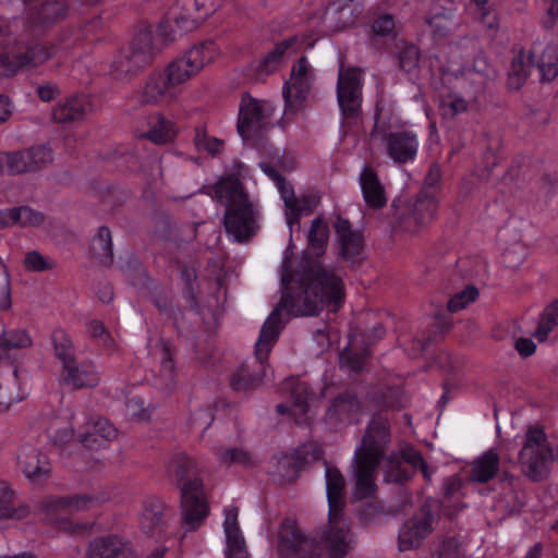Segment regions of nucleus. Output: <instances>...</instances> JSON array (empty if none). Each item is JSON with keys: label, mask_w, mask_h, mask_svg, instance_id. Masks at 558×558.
<instances>
[{"label": "nucleus", "mask_w": 558, "mask_h": 558, "mask_svg": "<svg viewBox=\"0 0 558 558\" xmlns=\"http://www.w3.org/2000/svg\"><path fill=\"white\" fill-rule=\"evenodd\" d=\"M434 530L433 518L427 512H420L407 520L399 532L398 545L400 550L417 548Z\"/></svg>", "instance_id": "nucleus-17"}, {"label": "nucleus", "mask_w": 558, "mask_h": 558, "mask_svg": "<svg viewBox=\"0 0 558 558\" xmlns=\"http://www.w3.org/2000/svg\"><path fill=\"white\" fill-rule=\"evenodd\" d=\"M11 305H12V301H11L10 290L7 286H4L0 290V310L7 311L11 307Z\"/></svg>", "instance_id": "nucleus-62"}, {"label": "nucleus", "mask_w": 558, "mask_h": 558, "mask_svg": "<svg viewBox=\"0 0 558 558\" xmlns=\"http://www.w3.org/2000/svg\"><path fill=\"white\" fill-rule=\"evenodd\" d=\"M223 532L226 558H250L244 536L238 523V509L229 506L225 509Z\"/></svg>", "instance_id": "nucleus-19"}, {"label": "nucleus", "mask_w": 558, "mask_h": 558, "mask_svg": "<svg viewBox=\"0 0 558 558\" xmlns=\"http://www.w3.org/2000/svg\"><path fill=\"white\" fill-rule=\"evenodd\" d=\"M25 156V150L0 154V171L9 174L32 171Z\"/></svg>", "instance_id": "nucleus-36"}, {"label": "nucleus", "mask_w": 558, "mask_h": 558, "mask_svg": "<svg viewBox=\"0 0 558 558\" xmlns=\"http://www.w3.org/2000/svg\"><path fill=\"white\" fill-rule=\"evenodd\" d=\"M299 454L300 458L303 460L302 462H299V464L301 465L318 460L322 456V450L318 445L308 444L301 449Z\"/></svg>", "instance_id": "nucleus-52"}, {"label": "nucleus", "mask_w": 558, "mask_h": 558, "mask_svg": "<svg viewBox=\"0 0 558 558\" xmlns=\"http://www.w3.org/2000/svg\"><path fill=\"white\" fill-rule=\"evenodd\" d=\"M515 349L521 356L526 357V356L532 355L535 352L536 345L531 339L519 338L515 341Z\"/></svg>", "instance_id": "nucleus-59"}, {"label": "nucleus", "mask_w": 558, "mask_h": 558, "mask_svg": "<svg viewBox=\"0 0 558 558\" xmlns=\"http://www.w3.org/2000/svg\"><path fill=\"white\" fill-rule=\"evenodd\" d=\"M335 228L343 257L352 262L359 259L363 251L361 232L353 231L349 222L341 218L336 221Z\"/></svg>", "instance_id": "nucleus-25"}, {"label": "nucleus", "mask_w": 558, "mask_h": 558, "mask_svg": "<svg viewBox=\"0 0 558 558\" xmlns=\"http://www.w3.org/2000/svg\"><path fill=\"white\" fill-rule=\"evenodd\" d=\"M247 174V168L241 162H233L228 172L216 183L215 193L218 202L226 207L225 228L233 241L248 239L256 227L257 209L244 193L240 179Z\"/></svg>", "instance_id": "nucleus-3"}, {"label": "nucleus", "mask_w": 558, "mask_h": 558, "mask_svg": "<svg viewBox=\"0 0 558 558\" xmlns=\"http://www.w3.org/2000/svg\"><path fill=\"white\" fill-rule=\"evenodd\" d=\"M359 181L364 202L368 208L379 209L386 205L385 187L372 169L363 168Z\"/></svg>", "instance_id": "nucleus-22"}, {"label": "nucleus", "mask_w": 558, "mask_h": 558, "mask_svg": "<svg viewBox=\"0 0 558 558\" xmlns=\"http://www.w3.org/2000/svg\"><path fill=\"white\" fill-rule=\"evenodd\" d=\"M90 250L94 256L102 264H109L112 259V242L108 228L101 227L90 241Z\"/></svg>", "instance_id": "nucleus-33"}, {"label": "nucleus", "mask_w": 558, "mask_h": 558, "mask_svg": "<svg viewBox=\"0 0 558 558\" xmlns=\"http://www.w3.org/2000/svg\"><path fill=\"white\" fill-rule=\"evenodd\" d=\"M117 428L106 418H97L88 423L86 433L80 434V441L90 449H97L116 439Z\"/></svg>", "instance_id": "nucleus-23"}, {"label": "nucleus", "mask_w": 558, "mask_h": 558, "mask_svg": "<svg viewBox=\"0 0 558 558\" xmlns=\"http://www.w3.org/2000/svg\"><path fill=\"white\" fill-rule=\"evenodd\" d=\"M534 68H537L542 81H553L558 75V46L551 40L544 39L522 48L512 60L509 86L519 88Z\"/></svg>", "instance_id": "nucleus-5"}, {"label": "nucleus", "mask_w": 558, "mask_h": 558, "mask_svg": "<svg viewBox=\"0 0 558 558\" xmlns=\"http://www.w3.org/2000/svg\"><path fill=\"white\" fill-rule=\"evenodd\" d=\"M95 505V499L86 495H77L72 497H47L39 508V513L44 519L56 525L57 529L65 532H76L81 530V525L74 524L69 517L87 510Z\"/></svg>", "instance_id": "nucleus-8"}, {"label": "nucleus", "mask_w": 558, "mask_h": 558, "mask_svg": "<svg viewBox=\"0 0 558 558\" xmlns=\"http://www.w3.org/2000/svg\"><path fill=\"white\" fill-rule=\"evenodd\" d=\"M24 263L25 267L32 271H45L54 266L52 259L46 258L36 251L27 253Z\"/></svg>", "instance_id": "nucleus-45"}, {"label": "nucleus", "mask_w": 558, "mask_h": 558, "mask_svg": "<svg viewBox=\"0 0 558 558\" xmlns=\"http://www.w3.org/2000/svg\"><path fill=\"white\" fill-rule=\"evenodd\" d=\"M428 25L436 36H442L450 29L452 22L449 16L445 14H437L428 19Z\"/></svg>", "instance_id": "nucleus-51"}, {"label": "nucleus", "mask_w": 558, "mask_h": 558, "mask_svg": "<svg viewBox=\"0 0 558 558\" xmlns=\"http://www.w3.org/2000/svg\"><path fill=\"white\" fill-rule=\"evenodd\" d=\"M194 144L199 151L205 154L209 153V137L206 126L197 129Z\"/></svg>", "instance_id": "nucleus-58"}, {"label": "nucleus", "mask_w": 558, "mask_h": 558, "mask_svg": "<svg viewBox=\"0 0 558 558\" xmlns=\"http://www.w3.org/2000/svg\"><path fill=\"white\" fill-rule=\"evenodd\" d=\"M401 459L404 462L413 465L414 468H418L425 477L430 476L429 473L427 472V466L424 463L421 454L417 451H415L413 448L408 447V448L403 449L402 453H401Z\"/></svg>", "instance_id": "nucleus-50"}, {"label": "nucleus", "mask_w": 558, "mask_h": 558, "mask_svg": "<svg viewBox=\"0 0 558 558\" xmlns=\"http://www.w3.org/2000/svg\"><path fill=\"white\" fill-rule=\"evenodd\" d=\"M31 344L32 338L24 329L4 330L0 338V347L5 349H24Z\"/></svg>", "instance_id": "nucleus-39"}, {"label": "nucleus", "mask_w": 558, "mask_h": 558, "mask_svg": "<svg viewBox=\"0 0 558 558\" xmlns=\"http://www.w3.org/2000/svg\"><path fill=\"white\" fill-rule=\"evenodd\" d=\"M354 21V3L352 0H348L343 4L335 3L325 13V28L322 29V33L326 31H340L352 25Z\"/></svg>", "instance_id": "nucleus-30"}, {"label": "nucleus", "mask_w": 558, "mask_h": 558, "mask_svg": "<svg viewBox=\"0 0 558 558\" xmlns=\"http://www.w3.org/2000/svg\"><path fill=\"white\" fill-rule=\"evenodd\" d=\"M395 22L390 15L380 16L374 24V32L377 35H388L393 31Z\"/></svg>", "instance_id": "nucleus-55"}, {"label": "nucleus", "mask_w": 558, "mask_h": 558, "mask_svg": "<svg viewBox=\"0 0 558 558\" xmlns=\"http://www.w3.org/2000/svg\"><path fill=\"white\" fill-rule=\"evenodd\" d=\"M442 109L445 116H454L463 112L466 109V104L462 98L450 97V99L444 102Z\"/></svg>", "instance_id": "nucleus-53"}, {"label": "nucleus", "mask_w": 558, "mask_h": 558, "mask_svg": "<svg viewBox=\"0 0 558 558\" xmlns=\"http://www.w3.org/2000/svg\"><path fill=\"white\" fill-rule=\"evenodd\" d=\"M56 357L61 362L62 368L75 361L72 340L62 329H56L51 335Z\"/></svg>", "instance_id": "nucleus-34"}, {"label": "nucleus", "mask_w": 558, "mask_h": 558, "mask_svg": "<svg viewBox=\"0 0 558 558\" xmlns=\"http://www.w3.org/2000/svg\"><path fill=\"white\" fill-rule=\"evenodd\" d=\"M362 76L360 69L354 66L339 68L337 99L341 112L347 117L356 114L362 102Z\"/></svg>", "instance_id": "nucleus-14"}, {"label": "nucleus", "mask_w": 558, "mask_h": 558, "mask_svg": "<svg viewBox=\"0 0 558 558\" xmlns=\"http://www.w3.org/2000/svg\"><path fill=\"white\" fill-rule=\"evenodd\" d=\"M264 376L265 369L262 366L253 372L250 366L241 365L233 374L231 386L238 391H248L260 386L264 383Z\"/></svg>", "instance_id": "nucleus-32"}, {"label": "nucleus", "mask_w": 558, "mask_h": 558, "mask_svg": "<svg viewBox=\"0 0 558 558\" xmlns=\"http://www.w3.org/2000/svg\"><path fill=\"white\" fill-rule=\"evenodd\" d=\"M16 463L25 477L34 484L41 483L50 476L51 463L35 444L26 441L20 447Z\"/></svg>", "instance_id": "nucleus-15"}, {"label": "nucleus", "mask_w": 558, "mask_h": 558, "mask_svg": "<svg viewBox=\"0 0 558 558\" xmlns=\"http://www.w3.org/2000/svg\"><path fill=\"white\" fill-rule=\"evenodd\" d=\"M155 50L151 35L141 33L128 47L121 50L111 62V75L123 80L144 69L153 59Z\"/></svg>", "instance_id": "nucleus-11"}, {"label": "nucleus", "mask_w": 558, "mask_h": 558, "mask_svg": "<svg viewBox=\"0 0 558 558\" xmlns=\"http://www.w3.org/2000/svg\"><path fill=\"white\" fill-rule=\"evenodd\" d=\"M56 93L57 88L52 85L38 87V95L45 101L51 100L54 97Z\"/></svg>", "instance_id": "nucleus-63"}, {"label": "nucleus", "mask_w": 558, "mask_h": 558, "mask_svg": "<svg viewBox=\"0 0 558 558\" xmlns=\"http://www.w3.org/2000/svg\"><path fill=\"white\" fill-rule=\"evenodd\" d=\"M260 170L275 183L286 207V219L290 232H293V226L302 216L310 215L320 203L317 193H307L296 197L289 183L282 179L279 173L266 162H259Z\"/></svg>", "instance_id": "nucleus-10"}, {"label": "nucleus", "mask_w": 558, "mask_h": 558, "mask_svg": "<svg viewBox=\"0 0 558 558\" xmlns=\"http://www.w3.org/2000/svg\"><path fill=\"white\" fill-rule=\"evenodd\" d=\"M28 167L32 171L39 170L52 161L53 155L49 147L45 145L32 147L25 150Z\"/></svg>", "instance_id": "nucleus-41"}, {"label": "nucleus", "mask_w": 558, "mask_h": 558, "mask_svg": "<svg viewBox=\"0 0 558 558\" xmlns=\"http://www.w3.org/2000/svg\"><path fill=\"white\" fill-rule=\"evenodd\" d=\"M12 496L13 493L9 484L0 482V519L12 517L22 518L25 514L26 508L22 509V514H17L11 507Z\"/></svg>", "instance_id": "nucleus-44"}, {"label": "nucleus", "mask_w": 558, "mask_h": 558, "mask_svg": "<svg viewBox=\"0 0 558 558\" xmlns=\"http://www.w3.org/2000/svg\"><path fill=\"white\" fill-rule=\"evenodd\" d=\"M313 45L314 40H310L307 38H299L294 36L286 39L277 44L275 48L265 56L262 62V68L266 72L272 71L277 64L283 60V58H288L296 53L300 49L312 48Z\"/></svg>", "instance_id": "nucleus-24"}, {"label": "nucleus", "mask_w": 558, "mask_h": 558, "mask_svg": "<svg viewBox=\"0 0 558 558\" xmlns=\"http://www.w3.org/2000/svg\"><path fill=\"white\" fill-rule=\"evenodd\" d=\"M553 454L539 428H530L525 433L518 463L522 472L531 480L544 478L549 472Z\"/></svg>", "instance_id": "nucleus-7"}, {"label": "nucleus", "mask_w": 558, "mask_h": 558, "mask_svg": "<svg viewBox=\"0 0 558 558\" xmlns=\"http://www.w3.org/2000/svg\"><path fill=\"white\" fill-rule=\"evenodd\" d=\"M400 461L391 459L385 478L387 482H401L408 478V475L400 470Z\"/></svg>", "instance_id": "nucleus-54"}, {"label": "nucleus", "mask_w": 558, "mask_h": 558, "mask_svg": "<svg viewBox=\"0 0 558 558\" xmlns=\"http://www.w3.org/2000/svg\"><path fill=\"white\" fill-rule=\"evenodd\" d=\"M387 440L384 423H374L364 436L354 454L355 486L353 495L356 499L369 497L375 492L374 473Z\"/></svg>", "instance_id": "nucleus-6"}, {"label": "nucleus", "mask_w": 558, "mask_h": 558, "mask_svg": "<svg viewBox=\"0 0 558 558\" xmlns=\"http://www.w3.org/2000/svg\"><path fill=\"white\" fill-rule=\"evenodd\" d=\"M271 108L268 104L244 96L239 109L238 131L244 141L264 133L269 124Z\"/></svg>", "instance_id": "nucleus-13"}, {"label": "nucleus", "mask_w": 558, "mask_h": 558, "mask_svg": "<svg viewBox=\"0 0 558 558\" xmlns=\"http://www.w3.org/2000/svg\"><path fill=\"white\" fill-rule=\"evenodd\" d=\"M62 380L75 388L92 387L99 381L98 372L92 364L71 362L62 368Z\"/></svg>", "instance_id": "nucleus-26"}, {"label": "nucleus", "mask_w": 558, "mask_h": 558, "mask_svg": "<svg viewBox=\"0 0 558 558\" xmlns=\"http://www.w3.org/2000/svg\"><path fill=\"white\" fill-rule=\"evenodd\" d=\"M359 409V402L354 397H341L335 401L328 411L329 418L349 420L351 414Z\"/></svg>", "instance_id": "nucleus-40"}, {"label": "nucleus", "mask_w": 558, "mask_h": 558, "mask_svg": "<svg viewBox=\"0 0 558 558\" xmlns=\"http://www.w3.org/2000/svg\"><path fill=\"white\" fill-rule=\"evenodd\" d=\"M344 480L337 469H326L329 506L328 524L318 532V541L301 533L293 522L283 523L278 532L275 553L278 558H344L354 546V536L343 517Z\"/></svg>", "instance_id": "nucleus-2"}, {"label": "nucleus", "mask_w": 558, "mask_h": 558, "mask_svg": "<svg viewBox=\"0 0 558 558\" xmlns=\"http://www.w3.org/2000/svg\"><path fill=\"white\" fill-rule=\"evenodd\" d=\"M539 23L545 29H553L558 24V0H542Z\"/></svg>", "instance_id": "nucleus-43"}, {"label": "nucleus", "mask_w": 558, "mask_h": 558, "mask_svg": "<svg viewBox=\"0 0 558 558\" xmlns=\"http://www.w3.org/2000/svg\"><path fill=\"white\" fill-rule=\"evenodd\" d=\"M19 225V208H9L0 211V227Z\"/></svg>", "instance_id": "nucleus-56"}, {"label": "nucleus", "mask_w": 558, "mask_h": 558, "mask_svg": "<svg viewBox=\"0 0 558 558\" xmlns=\"http://www.w3.org/2000/svg\"><path fill=\"white\" fill-rule=\"evenodd\" d=\"M307 238L308 247L302 259V269H292L288 255L283 257L281 300L265 320L256 342L255 354L262 364L268 357L283 327V312L293 316L315 315L324 306L337 311L343 301L344 292L340 276L322 270L319 264L310 257V254L318 257L325 252L328 239L327 223L322 219H315Z\"/></svg>", "instance_id": "nucleus-1"}, {"label": "nucleus", "mask_w": 558, "mask_h": 558, "mask_svg": "<svg viewBox=\"0 0 558 558\" xmlns=\"http://www.w3.org/2000/svg\"><path fill=\"white\" fill-rule=\"evenodd\" d=\"M167 504L157 496H147L142 500L138 513L141 529L151 536H156L165 530V514Z\"/></svg>", "instance_id": "nucleus-20"}, {"label": "nucleus", "mask_w": 558, "mask_h": 558, "mask_svg": "<svg viewBox=\"0 0 558 558\" xmlns=\"http://www.w3.org/2000/svg\"><path fill=\"white\" fill-rule=\"evenodd\" d=\"M293 393L295 395V401L289 412L298 418L299 415L306 412L308 401L306 388L303 385H298Z\"/></svg>", "instance_id": "nucleus-49"}, {"label": "nucleus", "mask_w": 558, "mask_h": 558, "mask_svg": "<svg viewBox=\"0 0 558 558\" xmlns=\"http://www.w3.org/2000/svg\"><path fill=\"white\" fill-rule=\"evenodd\" d=\"M49 437L58 444H65L73 438V430L65 423L54 421L49 429Z\"/></svg>", "instance_id": "nucleus-47"}, {"label": "nucleus", "mask_w": 558, "mask_h": 558, "mask_svg": "<svg viewBox=\"0 0 558 558\" xmlns=\"http://www.w3.org/2000/svg\"><path fill=\"white\" fill-rule=\"evenodd\" d=\"M437 211V202L434 197L425 196L414 205L413 208V220L420 226L424 227L428 225L434 218Z\"/></svg>", "instance_id": "nucleus-38"}, {"label": "nucleus", "mask_w": 558, "mask_h": 558, "mask_svg": "<svg viewBox=\"0 0 558 558\" xmlns=\"http://www.w3.org/2000/svg\"><path fill=\"white\" fill-rule=\"evenodd\" d=\"M161 383L163 387H169L174 380V362L168 349L161 353Z\"/></svg>", "instance_id": "nucleus-46"}, {"label": "nucleus", "mask_w": 558, "mask_h": 558, "mask_svg": "<svg viewBox=\"0 0 558 558\" xmlns=\"http://www.w3.org/2000/svg\"><path fill=\"white\" fill-rule=\"evenodd\" d=\"M89 331L94 337H98V338H101L106 333L102 323H100L98 320H94L90 323Z\"/></svg>", "instance_id": "nucleus-64"}, {"label": "nucleus", "mask_w": 558, "mask_h": 558, "mask_svg": "<svg viewBox=\"0 0 558 558\" xmlns=\"http://www.w3.org/2000/svg\"><path fill=\"white\" fill-rule=\"evenodd\" d=\"M501 263L510 269H518L523 265L529 246L522 239L521 232L513 226H507L500 232Z\"/></svg>", "instance_id": "nucleus-16"}, {"label": "nucleus", "mask_w": 558, "mask_h": 558, "mask_svg": "<svg viewBox=\"0 0 558 558\" xmlns=\"http://www.w3.org/2000/svg\"><path fill=\"white\" fill-rule=\"evenodd\" d=\"M209 60V47L202 43L170 62L163 72L151 75L145 86L147 101L170 102L181 94L182 86L197 75Z\"/></svg>", "instance_id": "nucleus-4"}, {"label": "nucleus", "mask_w": 558, "mask_h": 558, "mask_svg": "<svg viewBox=\"0 0 558 558\" xmlns=\"http://www.w3.org/2000/svg\"><path fill=\"white\" fill-rule=\"evenodd\" d=\"M182 526L187 532L197 530L208 513V490L199 477L187 478L181 486Z\"/></svg>", "instance_id": "nucleus-9"}, {"label": "nucleus", "mask_w": 558, "mask_h": 558, "mask_svg": "<svg viewBox=\"0 0 558 558\" xmlns=\"http://www.w3.org/2000/svg\"><path fill=\"white\" fill-rule=\"evenodd\" d=\"M499 459L496 452L488 450L472 463L471 480L474 482H486L497 472Z\"/></svg>", "instance_id": "nucleus-31"}, {"label": "nucleus", "mask_w": 558, "mask_h": 558, "mask_svg": "<svg viewBox=\"0 0 558 558\" xmlns=\"http://www.w3.org/2000/svg\"><path fill=\"white\" fill-rule=\"evenodd\" d=\"M174 124L161 116H155L150 120V129L146 136L156 144H163L175 136Z\"/></svg>", "instance_id": "nucleus-35"}, {"label": "nucleus", "mask_w": 558, "mask_h": 558, "mask_svg": "<svg viewBox=\"0 0 558 558\" xmlns=\"http://www.w3.org/2000/svg\"><path fill=\"white\" fill-rule=\"evenodd\" d=\"M88 558H130V550L125 541L111 535L95 539Z\"/></svg>", "instance_id": "nucleus-28"}, {"label": "nucleus", "mask_w": 558, "mask_h": 558, "mask_svg": "<svg viewBox=\"0 0 558 558\" xmlns=\"http://www.w3.org/2000/svg\"><path fill=\"white\" fill-rule=\"evenodd\" d=\"M27 396L17 372L0 375V412H4Z\"/></svg>", "instance_id": "nucleus-27"}, {"label": "nucleus", "mask_w": 558, "mask_h": 558, "mask_svg": "<svg viewBox=\"0 0 558 558\" xmlns=\"http://www.w3.org/2000/svg\"><path fill=\"white\" fill-rule=\"evenodd\" d=\"M314 80V69L306 58H301L292 66L290 77L283 85L286 116L294 114L305 107Z\"/></svg>", "instance_id": "nucleus-12"}, {"label": "nucleus", "mask_w": 558, "mask_h": 558, "mask_svg": "<svg viewBox=\"0 0 558 558\" xmlns=\"http://www.w3.org/2000/svg\"><path fill=\"white\" fill-rule=\"evenodd\" d=\"M13 113V105L9 97L0 95V123L5 122Z\"/></svg>", "instance_id": "nucleus-60"}, {"label": "nucleus", "mask_w": 558, "mask_h": 558, "mask_svg": "<svg viewBox=\"0 0 558 558\" xmlns=\"http://www.w3.org/2000/svg\"><path fill=\"white\" fill-rule=\"evenodd\" d=\"M558 326V300L549 304L539 320V324L534 331V337L544 342L547 340L549 333Z\"/></svg>", "instance_id": "nucleus-37"}, {"label": "nucleus", "mask_w": 558, "mask_h": 558, "mask_svg": "<svg viewBox=\"0 0 558 558\" xmlns=\"http://www.w3.org/2000/svg\"><path fill=\"white\" fill-rule=\"evenodd\" d=\"M92 109L90 101L86 96H73L60 102L52 112L57 122L65 123L82 119Z\"/></svg>", "instance_id": "nucleus-29"}, {"label": "nucleus", "mask_w": 558, "mask_h": 558, "mask_svg": "<svg viewBox=\"0 0 558 558\" xmlns=\"http://www.w3.org/2000/svg\"><path fill=\"white\" fill-rule=\"evenodd\" d=\"M50 58V53L43 46H37L27 51L25 57L15 53L0 54V73L12 75L24 66H36Z\"/></svg>", "instance_id": "nucleus-21"}, {"label": "nucleus", "mask_w": 558, "mask_h": 558, "mask_svg": "<svg viewBox=\"0 0 558 558\" xmlns=\"http://www.w3.org/2000/svg\"><path fill=\"white\" fill-rule=\"evenodd\" d=\"M386 149L388 156L398 163H405L414 160L417 149V135L412 131L402 130L390 132L386 138Z\"/></svg>", "instance_id": "nucleus-18"}, {"label": "nucleus", "mask_w": 558, "mask_h": 558, "mask_svg": "<svg viewBox=\"0 0 558 558\" xmlns=\"http://www.w3.org/2000/svg\"><path fill=\"white\" fill-rule=\"evenodd\" d=\"M460 555L451 546L445 545L432 554L430 558H459Z\"/></svg>", "instance_id": "nucleus-61"}, {"label": "nucleus", "mask_w": 558, "mask_h": 558, "mask_svg": "<svg viewBox=\"0 0 558 558\" xmlns=\"http://www.w3.org/2000/svg\"><path fill=\"white\" fill-rule=\"evenodd\" d=\"M417 63V50L415 47L407 49L404 54L400 57V65L404 71H410Z\"/></svg>", "instance_id": "nucleus-57"}, {"label": "nucleus", "mask_w": 558, "mask_h": 558, "mask_svg": "<svg viewBox=\"0 0 558 558\" xmlns=\"http://www.w3.org/2000/svg\"><path fill=\"white\" fill-rule=\"evenodd\" d=\"M478 290L474 286H468L463 290L457 292L448 302L450 312H459L468 307L478 298Z\"/></svg>", "instance_id": "nucleus-42"}, {"label": "nucleus", "mask_w": 558, "mask_h": 558, "mask_svg": "<svg viewBox=\"0 0 558 558\" xmlns=\"http://www.w3.org/2000/svg\"><path fill=\"white\" fill-rule=\"evenodd\" d=\"M44 221V216L29 207L19 208V226L35 227Z\"/></svg>", "instance_id": "nucleus-48"}]
</instances>
